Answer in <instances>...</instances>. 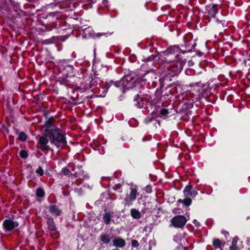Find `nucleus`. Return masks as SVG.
Instances as JSON below:
<instances>
[{"label": "nucleus", "mask_w": 250, "mask_h": 250, "mask_svg": "<svg viewBox=\"0 0 250 250\" xmlns=\"http://www.w3.org/2000/svg\"><path fill=\"white\" fill-rule=\"evenodd\" d=\"M111 218V215L110 213L107 212L105 213L103 216L104 221L106 224H109L110 222V220Z\"/></svg>", "instance_id": "nucleus-15"}, {"label": "nucleus", "mask_w": 250, "mask_h": 250, "mask_svg": "<svg viewBox=\"0 0 250 250\" xmlns=\"http://www.w3.org/2000/svg\"><path fill=\"white\" fill-rule=\"evenodd\" d=\"M18 226L17 222H14L10 219L5 220L3 223V228L6 231H11Z\"/></svg>", "instance_id": "nucleus-4"}, {"label": "nucleus", "mask_w": 250, "mask_h": 250, "mask_svg": "<svg viewBox=\"0 0 250 250\" xmlns=\"http://www.w3.org/2000/svg\"><path fill=\"white\" fill-rule=\"evenodd\" d=\"M137 189L135 188H132L131 192L126 198L127 201H132L136 198Z\"/></svg>", "instance_id": "nucleus-9"}, {"label": "nucleus", "mask_w": 250, "mask_h": 250, "mask_svg": "<svg viewBox=\"0 0 250 250\" xmlns=\"http://www.w3.org/2000/svg\"><path fill=\"white\" fill-rule=\"evenodd\" d=\"M187 38H188V36H187V37H185V42H187V41H186V40H187Z\"/></svg>", "instance_id": "nucleus-28"}, {"label": "nucleus", "mask_w": 250, "mask_h": 250, "mask_svg": "<svg viewBox=\"0 0 250 250\" xmlns=\"http://www.w3.org/2000/svg\"><path fill=\"white\" fill-rule=\"evenodd\" d=\"M225 242L221 243V241L218 239L214 240L213 245L215 249L221 248L222 246H224Z\"/></svg>", "instance_id": "nucleus-12"}, {"label": "nucleus", "mask_w": 250, "mask_h": 250, "mask_svg": "<svg viewBox=\"0 0 250 250\" xmlns=\"http://www.w3.org/2000/svg\"><path fill=\"white\" fill-rule=\"evenodd\" d=\"M36 195L40 197H43L44 195L43 190L41 188H39L37 189Z\"/></svg>", "instance_id": "nucleus-19"}, {"label": "nucleus", "mask_w": 250, "mask_h": 250, "mask_svg": "<svg viewBox=\"0 0 250 250\" xmlns=\"http://www.w3.org/2000/svg\"><path fill=\"white\" fill-rule=\"evenodd\" d=\"M116 187H117V189H119L120 188V185H116Z\"/></svg>", "instance_id": "nucleus-26"}, {"label": "nucleus", "mask_w": 250, "mask_h": 250, "mask_svg": "<svg viewBox=\"0 0 250 250\" xmlns=\"http://www.w3.org/2000/svg\"><path fill=\"white\" fill-rule=\"evenodd\" d=\"M37 174H39L40 176L43 175V170L42 167H40L36 171Z\"/></svg>", "instance_id": "nucleus-21"}, {"label": "nucleus", "mask_w": 250, "mask_h": 250, "mask_svg": "<svg viewBox=\"0 0 250 250\" xmlns=\"http://www.w3.org/2000/svg\"><path fill=\"white\" fill-rule=\"evenodd\" d=\"M54 119L52 118H49L45 123V126L46 127V128L45 129V135H46L47 134V130L48 129H53L55 127L52 126L53 123H54Z\"/></svg>", "instance_id": "nucleus-10"}, {"label": "nucleus", "mask_w": 250, "mask_h": 250, "mask_svg": "<svg viewBox=\"0 0 250 250\" xmlns=\"http://www.w3.org/2000/svg\"><path fill=\"white\" fill-rule=\"evenodd\" d=\"M121 83H122V81H120L119 82H116V83H115V85L117 87H118L119 86V85L121 84Z\"/></svg>", "instance_id": "nucleus-25"}, {"label": "nucleus", "mask_w": 250, "mask_h": 250, "mask_svg": "<svg viewBox=\"0 0 250 250\" xmlns=\"http://www.w3.org/2000/svg\"><path fill=\"white\" fill-rule=\"evenodd\" d=\"M20 156L22 158H26L28 156L27 152L25 150H22L20 153Z\"/></svg>", "instance_id": "nucleus-20"}, {"label": "nucleus", "mask_w": 250, "mask_h": 250, "mask_svg": "<svg viewBox=\"0 0 250 250\" xmlns=\"http://www.w3.org/2000/svg\"><path fill=\"white\" fill-rule=\"evenodd\" d=\"M49 209L50 212L56 216H59L61 213V210L55 205L50 206Z\"/></svg>", "instance_id": "nucleus-7"}, {"label": "nucleus", "mask_w": 250, "mask_h": 250, "mask_svg": "<svg viewBox=\"0 0 250 250\" xmlns=\"http://www.w3.org/2000/svg\"><path fill=\"white\" fill-rule=\"evenodd\" d=\"M178 202H179V203L182 202V203H184V204L185 206H189L191 204V199L190 198H187L183 200H182L181 199H179L178 200Z\"/></svg>", "instance_id": "nucleus-17"}, {"label": "nucleus", "mask_w": 250, "mask_h": 250, "mask_svg": "<svg viewBox=\"0 0 250 250\" xmlns=\"http://www.w3.org/2000/svg\"><path fill=\"white\" fill-rule=\"evenodd\" d=\"M113 243L114 246L121 248L124 247L125 245V240L121 238L114 240Z\"/></svg>", "instance_id": "nucleus-6"}, {"label": "nucleus", "mask_w": 250, "mask_h": 250, "mask_svg": "<svg viewBox=\"0 0 250 250\" xmlns=\"http://www.w3.org/2000/svg\"><path fill=\"white\" fill-rule=\"evenodd\" d=\"M19 138L21 141H24L27 139L26 134L23 132H21L19 134Z\"/></svg>", "instance_id": "nucleus-18"}, {"label": "nucleus", "mask_w": 250, "mask_h": 250, "mask_svg": "<svg viewBox=\"0 0 250 250\" xmlns=\"http://www.w3.org/2000/svg\"><path fill=\"white\" fill-rule=\"evenodd\" d=\"M187 222V219L184 216L178 215L174 217L171 220L173 226L177 228L183 227Z\"/></svg>", "instance_id": "nucleus-2"}, {"label": "nucleus", "mask_w": 250, "mask_h": 250, "mask_svg": "<svg viewBox=\"0 0 250 250\" xmlns=\"http://www.w3.org/2000/svg\"><path fill=\"white\" fill-rule=\"evenodd\" d=\"M131 215L133 218L136 219H139L141 217L140 212L136 209H132L131 210Z\"/></svg>", "instance_id": "nucleus-14"}, {"label": "nucleus", "mask_w": 250, "mask_h": 250, "mask_svg": "<svg viewBox=\"0 0 250 250\" xmlns=\"http://www.w3.org/2000/svg\"><path fill=\"white\" fill-rule=\"evenodd\" d=\"M65 132L59 128L54 127L47 130L46 136L50 142L57 147H63L66 144Z\"/></svg>", "instance_id": "nucleus-1"}, {"label": "nucleus", "mask_w": 250, "mask_h": 250, "mask_svg": "<svg viewBox=\"0 0 250 250\" xmlns=\"http://www.w3.org/2000/svg\"><path fill=\"white\" fill-rule=\"evenodd\" d=\"M184 192L185 195L187 197L188 196L193 197L195 196L197 194V191L196 189L190 185H188L186 187Z\"/></svg>", "instance_id": "nucleus-5"}, {"label": "nucleus", "mask_w": 250, "mask_h": 250, "mask_svg": "<svg viewBox=\"0 0 250 250\" xmlns=\"http://www.w3.org/2000/svg\"><path fill=\"white\" fill-rule=\"evenodd\" d=\"M62 172L65 175H68L69 172H70V171L68 169L66 168H63L62 170Z\"/></svg>", "instance_id": "nucleus-22"}, {"label": "nucleus", "mask_w": 250, "mask_h": 250, "mask_svg": "<svg viewBox=\"0 0 250 250\" xmlns=\"http://www.w3.org/2000/svg\"><path fill=\"white\" fill-rule=\"evenodd\" d=\"M47 223L48 226V229L50 231H55L56 230V227L54 221L52 219L47 220Z\"/></svg>", "instance_id": "nucleus-11"}, {"label": "nucleus", "mask_w": 250, "mask_h": 250, "mask_svg": "<svg viewBox=\"0 0 250 250\" xmlns=\"http://www.w3.org/2000/svg\"><path fill=\"white\" fill-rule=\"evenodd\" d=\"M217 9L215 5L208 7V14L212 18H214L217 13Z\"/></svg>", "instance_id": "nucleus-8"}, {"label": "nucleus", "mask_w": 250, "mask_h": 250, "mask_svg": "<svg viewBox=\"0 0 250 250\" xmlns=\"http://www.w3.org/2000/svg\"><path fill=\"white\" fill-rule=\"evenodd\" d=\"M101 240L103 243L107 244L110 241V237L108 234H103L101 235Z\"/></svg>", "instance_id": "nucleus-16"}, {"label": "nucleus", "mask_w": 250, "mask_h": 250, "mask_svg": "<svg viewBox=\"0 0 250 250\" xmlns=\"http://www.w3.org/2000/svg\"><path fill=\"white\" fill-rule=\"evenodd\" d=\"M160 113L162 116L166 115L168 113V110L165 108L162 109L161 110Z\"/></svg>", "instance_id": "nucleus-24"}, {"label": "nucleus", "mask_w": 250, "mask_h": 250, "mask_svg": "<svg viewBox=\"0 0 250 250\" xmlns=\"http://www.w3.org/2000/svg\"><path fill=\"white\" fill-rule=\"evenodd\" d=\"M194 44H195V43H194V44H190V45H191L192 47L194 46Z\"/></svg>", "instance_id": "nucleus-29"}, {"label": "nucleus", "mask_w": 250, "mask_h": 250, "mask_svg": "<svg viewBox=\"0 0 250 250\" xmlns=\"http://www.w3.org/2000/svg\"><path fill=\"white\" fill-rule=\"evenodd\" d=\"M131 245L133 247H137L139 246V243L136 240H133L131 241Z\"/></svg>", "instance_id": "nucleus-23"}, {"label": "nucleus", "mask_w": 250, "mask_h": 250, "mask_svg": "<svg viewBox=\"0 0 250 250\" xmlns=\"http://www.w3.org/2000/svg\"><path fill=\"white\" fill-rule=\"evenodd\" d=\"M187 43H188L187 45V47L188 46L189 47V46L190 45V43H188V42H187Z\"/></svg>", "instance_id": "nucleus-27"}, {"label": "nucleus", "mask_w": 250, "mask_h": 250, "mask_svg": "<svg viewBox=\"0 0 250 250\" xmlns=\"http://www.w3.org/2000/svg\"><path fill=\"white\" fill-rule=\"evenodd\" d=\"M239 239L237 237H234L231 243V245L229 247V250H236L237 249V243Z\"/></svg>", "instance_id": "nucleus-13"}, {"label": "nucleus", "mask_w": 250, "mask_h": 250, "mask_svg": "<svg viewBox=\"0 0 250 250\" xmlns=\"http://www.w3.org/2000/svg\"><path fill=\"white\" fill-rule=\"evenodd\" d=\"M47 137H48L46 135V136H42L40 138L38 146V147L39 149L43 151L50 149V147L47 145V143H48Z\"/></svg>", "instance_id": "nucleus-3"}]
</instances>
